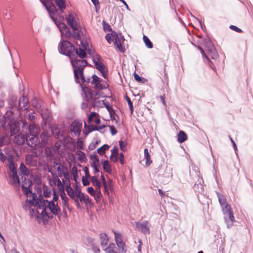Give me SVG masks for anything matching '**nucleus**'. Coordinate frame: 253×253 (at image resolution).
<instances>
[{"label":"nucleus","instance_id":"obj_15","mask_svg":"<svg viewBox=\"0 0 253 253\" xmlns=\"http://www.w3.org/2000/svg\"><path fill=\"white\" fill-rule=\"evenodd\" d=\"M8 126L11 136L16 134L20 130V123L19 121H10L8 123Z\"/></svg>","mask_w":253,"mask_h":253},{"label":"nucleus","instance_id":"obj_44","mask_svg":"<svg viewBox=\"0 0 253 253\" xmlns=\"http://www.w3.org/2000/svg\"><path fill=\"white\" fill-rule=\"evenodd\" d=\"M143 40L145 43L146 46L148 48H152L153 47V44L151 42L150 39L146 35H143Z\"/></svg>","mask_w":253,"mask_h":253},{"label":"nucleus","instance_id":"obj_56","mask_svg":"<svg viewBox=\"0 0 253 253\" xmlns=\"http://www.w3.org/2000/svg\"><path fill=\"white\" fill-rule=\"evenodd\" d=\"M8 168L11 173L17 171L15 164L12 160L10 161L9 162Z\"/></svg>","mask_w":253,"mask_h":253},{"label":"nucleus","instance_id":"obj_34","mask_svg":"<svg viewBox=\"0 0 253 253\" xmlns=\"http://www.w3.org/2000/svg\"><path fill=\"white\" fill-rule=\"evenodd\" d=\"M41 110L42 111L41 115L42 119L47 121H51L52 119L51 116L48 111L47 110H43L42 109H41Z\"/></svg>","mask_w":253,"mask_h":253},{"label":"nucleus","instance_id":"obj_8","mask_svg":"<svg viewBox=\"0 0 253 253\" xmlns=\"http://www.w3.org/2000/svg\"><path fill=\"white\" fill-rule=\"evenodd\" d=\"M38 135L33 134H27L26 133L21 136L22 143L26 141V144L31 147H34L37 146L38 138Z\"/></svg>","mask_w":253,"mask_h":253},{"label":"nucleus","instance_id":"obj_64","mask_svg":"<svg viewBox=\"0 0 253 253\" xmlns=\"http://www.w3.org/2000/svg\"><path fill=\"white\" fill-rule=\"evenodd\" d=\"M118 155V153L117 154H111L110 156V160L114 163L117 162L119 160Z\"/></svg>","mask_w":253,"mask_h":253},{"label":"nucleus","instance_id":"obj_50","mask_svg":"<svg viewBox=\"0 0 253 253\" xmlns=\"http://www.w3.org/2000/svg\"><path fill=\"white\" fill-rule=\"evenodd\" d=\"M134 79L138 83H144L146 81V79L139 76L135 72L133 73Z\"/></svg>","mask_w":253,"mask_h":253},{"label":"nucleus","instance_id":"obj_6","mask_svg":"<svg viewBox=\"0 0 253 253\" xmlns=\"http://www.w3.org/2000/svg\"><path fill=\"white\" fill-rule=\"evenodd\" d=\"M223 212L225 215L224 218L227 223V227L229 228L232 226L234 221H235L233 213L229 204H227L223 208Z\"/></svg>","mask_w":253,"mask_h":253},{"label":"nucleus","instance_id":"obj_54","mask_svg":"<svg viewBox=\"0 0 253 253\" xmlns=\"http://www.w3.org/2000/svg\"><path fill=\"white\" fill-rule=\"evenodd\" d=\"M71 173L73 176V179L76 182H77V179L78 177V169L76 167L74 166L71 170Z\"/></svg>","mask_w":253,"mask_h":253},{"label":"nucleus","instance_id":"obj_47","mask_svg":"<svg viewBox=\"0 0 253 253\" xmlns=\"http://www.w3.org/2000/svg\"><path fill=\"white\" fill-rule=\"evenodd\" d=\"M161 168H162V166L160 165L156 169H155V172L156 173H158V175L159 176H162L163 177H166V178H169V174L168 175V173L167 172H165V173L164 174H162V172L161 171Z\"/></svg>","mask_w":253,"mask_h":253},{"label":"nucleus","instance_id":"obj_7","mask_svg":"<svg viewBox=\"0 0 253 253\" xmlns=\"http://www.w3.org/2000/svg\"><path fill=\"white\" fill-rule=\"evenodd\" d=\"M74 76L75 82L76 84H79L82 88V86H85L83 84L84 83L85 77L84 76V70L83 68H73Z\"/></svg>","mask_w":253,"mask_h":253},{"label":"nucleus","instance_id":"obj_16","mask_svg":"<svg viewBox=\"0 0 253 253\" xmlns=\"http://www.w3.org/2000/svg\"><path fill=\"white\" fill-rule=\"evenodd\" d=\"M23 182V184L21 185V189L26 196H28V194L32 193L33 182L31 180L28 179V185L27 186L26 177H24Z\"/></svg>","mask_w":253,"mask_h":253},{"label":"nucleus","instance_id":"obj_35","mask_svg":"<svg viewBox=\"0 0 253 253\" xmlns=\"http://www.w3.org/2000/svg\"><path fill=\"white\" fill-rule=\"evenodd\" d=\"M92 61L95 68L98 70L99 72L102 71L103 69H106V66L101 62H98L95 59H93Z\"/></svg>","mask_w":253,"mask_h":253},{"label":"nucleus","instance_id":"obj_53","mask_svg":"<svg viewBox=\"0 0 253 253\" xmlns=\"http://www.w3.org/2000/svg\"><path fill=\"white\" fill-rule=\"evenodd\" d=\"M67 23L69 26L72 29L73 31L78 30L77 22L75 20L74 21H67Z\"/></svg>","mask_w":253,"mask_h":253},{"label":"nucleus","instance_id":"obj_62","mask_svg":"<svg viewBox=\"0 0 253 253\" xmlns=\"http://www.w3.org/2000/svg\"><path fill=\"white\" fill-rule=\"evenodd\" d=\"M53 193H52V195H53V199L52 200L53 201H57L58 200V199H59V195H58V193L57 192V191H56V189L55 188H53Z\"/></svg>","mask_w":253,"mask_h":253},{"label":"nucleus","instance_id":"obj_30","mask_svg":"<svg viewBox=\"0 0 253 253\" xmlns=\"http://www.w3.org/2000/svg\"><path fill=\"white\" fill-rule=\"evenodd\" d=\"M49 210L53 214L58 216V217L60 218L61 216V210L58 205V203L56 204L55 207L51 208Z\"/></svg>","mask_w":253,"mask_h":253},{"label":"nucleus","instance_id":"obj_38","mask_svg":"<svg viewBox=\"0 0 253 253\" xmlns=\"http://www.w3.org/2000/svg\"><path fill=\"white\" fill-rule=\"evenodd\" d=\"M60 195L63 204L64 206L66 207L68 210H70V206L68 203L69 198L67 197L66 193H60Z\"/></svg>","mask_w":253,"mask_h":253},{"label":"nucleus","instance_id":"obj_57","mask_svg":"<svg viewBox=\"0 0 253 253\" xmlns=\"http://www.w3.org/2000/svg\"><path fill=\"white\" fill-rule=\"evenodd\" d=\"M116 248L115 244L113 243L110 244L108 246L106 247L104 250L106 252V253L111 252V251H115Z\"/></svg>","mask_w":253,"mask_h":253},{"label":"nucleus","instance_id":"obj_23","mask_svg":"<svg viewBox=\"0 0 253 253\" xmlns=\"http://www.w3.org/2000/svg\"><path fill=\"white\" fill-rule=\"evenodd\" d=\"M70 61L73 68H81L83 63L82 61H84V59H78L77 58H74L70 59Z\"/></svg>","mask_w":253,"mask_h":253},{"label":"nucleus","instance_id":"obj_24","mask_svg":"<svg viewBox=\"0 0 253 253\" xmlns=\"http://www.w3.org/2000/svg\"><path fill=\"white\" fill-rule=\"evenodd\" d=\"M89 159L91 160H92L90 166L92 168L94 167H100L99 164V160L98 158V156L96 154L94 155H90Z\"/></svg>","mask_w":253,"mask_h":253},{"label":"nucleus","instance_id":"obj_28","mask_svg":"<svg viewBox=\"0 0 253 253\" xmlns=\"http://www.w3.org/2000/svg\"><path fill=\"white\" fill-rule=\"evenodd\" d=\"M55 3L61 12H63L66 8V3L65 0H54Z\"/></svg>","mask_w":253,"mask_h":253},{"label":"nucleus","instance_id":"obj_2","mask_svg":"<svg viewBox=\"0 0 253 253\" xmlns=\"http://www.w3.org/2000/svg\"><path fill=\"white\" fill-rule=\"evenodd\" d=\"M82 95L84 101H88L89 99L95 98L96 100L100 97H104V93L101 90H95L94 92L89 87L82 85Z\"/></svg>","mask_w":253,"mask_h":253},{"label":"nucleus","instance_id":"obj_45","mask_svg":"<svg viewBox=\"0 0 253 253\" xmlns=\"http://www.w3.org/2000/svg\"><path fill=\"white\" fill-rule=\"evenodd\" d=\"M41 138L42 144L43 145H46L47 144L48 140L47 133L45 131L42 132L41 134Z\"/></svg>","mask_w":253,"mask_h":253},{"label":"nucleus","instance_id":"obj_46","mask_svg":"<svg viewBox=\"0 0 253 253\" xmlns=\"http://www.w3.org/2000/svg\"><path fill=\"white\" fill-rule=\"evenodd\" d=\"M92 81L91 82V84L94 85L98 83H101L102 81V79L98 77L96 75L94 74L91 76Z\"/></svg>","mask_w":253,"mask_h":253},{"label":"nucleus","instance_id":"obj_19","mask_svg":"<svg viewBox=\"0 0 253 253\" xmlns=\"http://www.w3.org/2000/svg\"><path fill=\"white\" fill-rule=\"evenodd\" d=\"M18 106L23 110H26L29 107V102L28 99L23 96L19 99Z\"/></svg>","mask_w":253,"mask_h":253},{"label":"nucleus","instance_id":"obj_52","mask_svg":"<svg viewBox=\"0 0 253 253\" xmlns=\"http://www.w3.org/2000/svg\"><path fill=\"white\" fill-rule=\"evenodd\" d=\"M43 195L46 198L49 197L51 195V191L48 187L44 184L43 185Z\"/></svg>","mask_w":253,"mask_h":253},{"label":"nucleus","instance_id":"obj_22","mask_svg":"<svg viewBox=\"0 0 253 253\" xmlns=\"http://www.w3.org/2000/svg\"><path fill=\"white\" fill-rule=\"evenodd\" d=\"M82 124L78 121H74L72 124L71 131L75 135L79 136L80 134Z\"/></svg>","mask_w":253,"mask_h":253},{"label":"nucleus","instance_id":"obj_10","mask_svg":"<svg viewBox=\"0 0 253 253\" xmlns=\"http://www.w3.org/2000/svg\"><path fill=\"white\" fill-rule=\"evenodd\" d=\"M113 233L115 235V240L118 247L122 253H126V244L123 242V238L122 234L118 233L116 231H114Z\"/></svg>","mask_w":253,"mask_h":253},{"label":"nucleus","instance_id":"obj_18","mask_svg":"<svg viewBox=\"0 0 253 253\" xmlns=\"http://www.w3.org/2000/svg\"><path fill=\"white\" fill-rule=\"evenodd\" d=\"M30 171L24 164L23 163H21L19 168V173L21 176V179L24 180V177L28 176L30 174Z\"/></svg>","mask_w":253,"mask_h":253},{"label":"nucleus","instance_id":"obj_25","mask_svg":"<svg viewBox=\"0 0 253 253\" xmlns=\"http://www.w3.org/2000/svg\"><path fill=\"white\" fill-rule=\"evenodd\" d=\"M101 162L104 170L108 173H111L112 168L109 161L107 160H102Z\"/></svg>","mask_w":253,"mask_h":253},{"label":"nucleus","instance_id":"obj_48","mask_svg":"<svg viewBox=\"0 0 253 253\" xmlns=\"http://www.w3.org/2000/svg\"><path fill=\"white\" fill-rule=\"evenodd\" d=\"M103 29L104 32H111L113 31L110 25L107 23L105 20L102 21Z\"/></svg>","mask_w":253,"mask_h":253},{"label":"nucleus","instance_id":"obj_39","mask_svg":"<svg viewBox=\"0 0 253 253\" xmlns=\"http://www.w3.org/2000/svg\"><path fill=\"white\" fill-rule=\"evenodd\" d=\"M39 205L38 206V209H41L42 208H44V207H46L45 203L48 202L47 200H44L43 197L42 196V194L39 195L38 198Z\"/></svg>","mask_w":253,"mask_h":253},{"label":"nucleus","instance_id":"obj_5","mask_svg":"<svg viewBox=\"0 0 253 253\" xmlns=\"http://www.w3.org/2000/svg\"><path fill=\"white\" fill-rule=\"evenodd\" d=\"M203 42L209 55L212 59H217L219 55L211 39L209 38H206L204 40Z\"/></svg>","mask_w":253,"mask_h":253},{"label":"nucleus","instance_id":"obj_26","mask_svg":"<svg viewBox=\"0 0 253 253\" xmlns=\"http://www.w3.org/2000/svg\"><path fill=\"white\" fill-rule=\"evenodd\" d=\"M10 182L11 184L15 185L16 184H19L20 183V179L17 171L12 172V174L10 175Z\"/></svg>","mask_w":253,"mask_h":253},{"label":"nucleus","instance_id":"obj_33","mask_svg":"<svg viewBox=\"0 0 253 253\" xmlns=\"http://www.w3.org/2000/svg\"><path fill=\"white\" fill-rule=\"evenodd\" d=\"M144 158L146 160L145 164L146 166H149L152 164V161L151 160V156L149 153V151H148V150L147 148H145L144 150Z\"/></svg>","mask_w":253,"mask_h":253},{"label":"nucleus","instance_id":"obj_63","mask_svg":"<svg viewBox=\"0 0 253 253\" xmlns=\"http://www.w3.org/2000/svg\"><path fill=\"white\" fill-rule=\"evenodd\" d=\"M96 116H98V114L95 112H92L90 113V114L89 115L88 117V122L89 124L91 123L92 122V118L94 117H95Z\"/></svg>","mask_w":253,"mask_h":253},{"label":"nucleus","instance_id":"obj_4","mask_svg":"<svg viewBox=\"0 0 253 253\" xmlns=\"http://www.w3.org/2000/svg\"><path fill=\"white\" fill-rule=\"evenodd\" d=\"M90 181L94 186L97 187V191H95L92 187H88L86 190L88 193L91 196H94L95 199L97 200V199H100L102 196L100 190L101 185L97 177L95 176H92L90 178Z\"/></svg>","mask_w":253,"mask_h":253},{"label":"nucleus","instance_id":"obj_1","mask_svg":"<svg viewBox=\"0 0 253 253\" xmlns=\"http://www.w3.org/2000/svg\"><path fill=\"white\" fill-rule=\"evenodd\" d=\"M75 48L76 47L72 42L65 40H61L58 46L59 53L68 56L70 59L74 56L73 51Z\"/></svg>","mask_w":253,"mask_h":253},{"label":"nucleus","instance_id":"obj_43","mask_svg":"<svg viewBox=\"0 0 253 253\" xmlns=\"http://www.w3.org/2000/svg\"><path fill=\"white\" fill-rule=\"evenodd\" d=\"M83 34V31L82 30H78L75 31L72 34V37H73L75 40H80L81 39V35Z\"/></svg>","mask_w":253,"mask_h":253},{"label":"nucleus","instance_id":"obj_3","mask_svg":"<svg viewBox=\"0 0 253 253\" xmlns=\"http://www.w3.org/2000/svg\"><path fill=\"white\" fill-rule=\"evenodd\" d=\"M198 168L196 166H192V171L191 170H189L190 175H193V172H194V181L196 180L195 182L193 189L194 191L197 193L202 194L204 193V187L202 184L203 183V180L202 177H200L199 176L200 171L198 170Z\"/></svg>","mask_w":253,"mask_h":253},{"label":"nucleus","instance_id":"obj_61","mask_svg":"<svg viewBox=\"0 0 253 253\" xmlns=\"http://www.w3.org/2000/svg\"><path fill=\"white\" fill-rule=\"evenodd\" d=\"M201 53L202 54V57H203V59L205 61V59L207 60V61L209 62V63H212L211 61L210 60V57H211L210 56L208 55H207L204 50H202V51H201Z\"/></svg>","mask_w":253,"mask_h":253},{"label":"nucleus","instance_id":"obj_51","mask_svg":"<svg viewBox=\"0 0 253 253\" xmlns=\"http://www.w3.org/2000/svg\"><path fill=\"white\" fill-rule=\"evenodd\" d=\"M84 129L87 130L89 132H91L96 130L95 126L92 125H87L85 122H84Z\"/></svg>","mask_w":253,"mask_h":253},{"label":"nucleus","instance_id":"obj_37","mask_svg":"<svg viewBox=\"0 0 253 253\" xmlns=\"http://www.w3.org/2000/svg\"><path fill=\"white\" fill-rule=\"evenodd\" d=\"M217 196L218 198V201L220 203V205L222 207V209L225 207L227 204L226 199L224 197L223 195H221L219 193H217Z\"/></svg>","mask_w":253,"mask_h":253},{"label":"nucleus","instance_id":"obj_55","mask_svg":"<svg viewBox=\"0 0 253 253\" xmlns=\"http://www.w3.org/2000/svg\"><path fill=\"white\" fill-rule=\"evenodd\" d=\"M120 149L123 152H126L127 150L126 145L127 143L125 141L120 140L119 141Z\"/></svg>","mask_w":253,"mask_h":253},{"label":"nucleus","instance_id":"obj_27","mask_svg":"<svg viewBox=\"0 0 253 253\" xmlns=\"http://www.w3.org/2000/svg\"><path fill=\"white\" fill-rule=\"evenodd\" d=\"M100 239V244L102 248L107 246L109 241V238L106 233H101L99 235Z\"/></svg>","mask_w":253,"mask_h":253},{"label":"nucleus","instance_id":"obj_59","mask_svg":"<svg viewBox=\"0 0 253 253\" xmlns=\"http://www.w3.org/2000/svg\"><path fill=\"white\" fill-rule=\"evenodd\" d=\"M75 188L76 189V191H75V192L76 194V197L78 198V197H80V196H81L82 194H84V193H83L81 191L80 186L78 185L77 184H76Z\"/></svg>","mask_w":253,"mask_h":253},{"label":"nucleus","instance_id":"obj_21","mask_svg":"<svg viewBox=\"0 0 253 253\" xmlns=\"http://www.w3.org/2000/svg\"><path fill=\"white\" fill-rule=\"evenodd\" d=\"M42 210L41 213H40L38 210H36L35 216L36 218L42 219V222L43 224H46V222H47V219H46L45 217H46V215H47L48 214V213L46 211V210L47 208L44 206V208H42Z\"/></svg>","mask_w":253,"mask_h":253},{"label":"nucleus","instance_id":"obj_17","mask_svg":"<svg viewBox=\"0 0 253 253\" xmlns=\"http://www.w3.org/2000/svg\"><path fill=\"white\" fill-rule=\"evenodd\" d=\"M86 50H84L83 48L80 47L79 49L77 47L75 48L73 51L74 56L72 58L80 57L81 59H84L87 57V54L85 52Z\"/></svg>","mask_w":253,"mask_h":253},{"label":"nucleus","instance_id":"obj_42","mask_svg":"<svg viewBox=\"0 0 253 253\" xmlns=\"http://www.w3.org/2000/svg\"><path fill=\"white\" fill-rule=\"evenodd\" d=\"M65 189L70 198L72 199H75V198L76 197V194L71 186H68L67 187H66Z\"/></svg>","mask_w":253,"mask_h":253},{"label":"nucleus","instance_id":"obj_49","mask_svg":"<svg viewBox=\"0 0 253 253\" xmlns=\"http://www.w3.org/2000/svg\"><path fill=\"white\" fill-rule=\"evenodd\" d=\"M76 153L78 155L79 161L81 162H84V160L86 159L85 153L81 150L78 151Z\"/></svg>","mask_w":253,"mask_h":253},{"label":"nucleus","instance_id":"obj_20","mask_svg":"<svg viewBox=\"0 0 253 253\" xmlns=\"http://www.w3.org/2000/svg\"><path fill=\"white\" fill-rule=\"evenodd\" d=\"M56 166V169L58 171V176L60 177H62L63 176V174L64 172V170H65V168H67V167L62 165L59 162L54 161L53 164V167L55 168Z\"/></svg>","mask_w":253,"mask_h":253},{"label":"nucleus","instance_id":"obj_41","mask_svg":"<svg viewBox=\"0 0 253 253\" xmlns=\"http://www.w3.org/2000/svg\"><path fill=\"white\" fill-rule=\"evenodd\" d=\"M109 148L110 146L108 144H104L97 149V153L100 155H103Z\"/></svg>","mask_w":253,"mask_h":253},{"label":"nucleus","instance_id":"obj_29","mask_svg":"<svg viewBox=\"0 0 253 253\" xmlns=\"http://www.w3.org/2000/svg\"><path fill=\"white\" fill-rule=\"evenodd\" d=\"M187 139V134L183 130H180L177 134V141L182 143Z\"/></svg>","mask_w":253,"mask_h":253},{"label":"nucleus","instance_id":"obj_60","mask_svg":"<svg viewBox=\"0 0 253 253\" xmlns=\"http://www.w3.org/2000/svg\"><path fill=\"white\" fill-rule=\"evenodd\" d=\"M94 89L95 90H101L105 89V87L101 83H98L94 85Z\"/></svg>","mask_w":253,"mask_h":253},{"label":"nucleus","instance_id":"obj_11","mask_svg":"<svg viewBox=\"0 0 253 253\" xmlns=\"http://www.w3.org/2000/svg\"><path fill=\"white\" fill-rule=\"evenodd\" d=\"M22 123L23 124L22 127L23 128H25L26 127L28 129L29 133L28 134H33L35 135L39 134L40 128L35 124H30L28 126L25 121H22Z\"/></svg>","mask_w":253,"mask_h":253},{"label":"nucleus","instance_id":"obj_12","mask_svg":"<svg viewBox=\"0 0 253 253\" xmlns=\"http://www.w3.org/2000/svg\"><path fill=\"white\" fill-rule=\"evenodd\" d=\"M57 27L59 29L60 32L61 33V36L64 35L67 38L72 37V33L71 32L68 27L64 23L61 22L60 24H58Z\"/></svg>","mask_w":253,"mask_h":253},{"label":"nucleus","instance_id":"obj_58","mask_svg":"<svg viewBox=\"0 0 253 253\" xmlns=\"http://www.w3.org/2000/svg\"><path fill=\"white\" fill-rule=\"evenodd\" d=\"M113 32L112 31V33H108L105 36V39L109 43H111L114 41Z\"/></svg>","mask_w":253,"mask_h":253},{"label":"nucleus","instance_id":"obj_31","mask_svg":"<svg viewBox=\"0 0 253 253\" xmlns=\"http://www.w3.org/2000/svg\"><path fill=\"white\" fill-rule=\"evenodd\" d=\"M79 198H80V202H84L85 203L86 205L92 204L91 199L89 198V196L87 195H86L84 193Z\"/></svg>","mask_w":253,"mask_h":253},{"label":"nucleus","instance_id":"obj_14","mask_svg":"<svg viewBox=\"0 0 253 253\" xmlns=\"http://www.w3.org/2000/svg\"><path fill=\"white\" fill-rule=\"evenodd\" d=\"M148 224V222L147 221H144L141 223L135 222V225L137 229L144 234H149L150 233Z\"/></svg>","mask_w":253,"mask_h":253},{"label":"nucleus","instance_id":"obj_40","mask_svg":"<svg viewBox=\"0 0 253 253\" xmlns=\"http://www.w3.org/2000/svg\"><path fill=\"white\" fill-rule=\"evenodd\" d=\"M42 101L35 98L32 100V104L33 106L37 110H41L42 107Z\"/></svg>","mask_w":253,"mask_h":253},{"label":"nucleus","instance_id":"obj_13","mask_svg":"<svg viewBox=\"0 0 253 253\" xmlns=\"http://www.w3.org/2000/svg\"><path fill=\"white\" fill-rule=\"evenodd\" d=\"M113 38H114V45L117 50H118L122 53H124L125 51V48L123 46L119 38V34L115 31L113 32Z\"/></svg>","mask_w":253,"mask_h":253},{"label":"nucleus","instance_id":"obj_36","mask_svg":"<svg viewBox=\"0 0 253 253\" xmlns=\"http://www.w3.org/2000/svg\"><path fill=\"white\" fill-rule=\"evenodd\" d=\"M52 132L54 137L57 138H60L63 135L62 131L58 127H55L52 129Z\"/></svg>","mask_w":253,"mask_h":253},{"label":"nucleus","instance_id":"obj_9","mask_svg":"<svg viewBox=\"0 0 253 253\" xmlns=\"http://www.w3.org/2000/svg\"><path fill=\"white\" fill-rule=\"evenodd\" d=\"M49 3L50 6H45V8L47 11L50 18L57 26L58 24H60L61 22V21H58L57 19L54 17V15H55L57 12L58 10L53 2L49 1Z\"/></svg>","mask_w":253,"mask_h":253},{"label":"nucleus","instance_id":"obj_32","mask_svg":"<svg viewBox=\"0 0 253 253\" xmlns=\"http://www.w3.org/2000/svg\"><path fill=\"white\" fill-rule=\"evenodd\" d=\"M104 189V193L107 195H109V190L112 192L114 191L113 188L112 181L111 179H109L108 180V184L105 185V186H103Z\"/></svg>","mask_w":253,"mask_h":253}]
</instances>
